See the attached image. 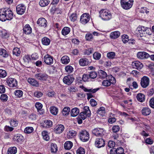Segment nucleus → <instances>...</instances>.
I'll use <instances>...</instances> for the list:
<instances>
[{
  "label": "nucleus",
  "mask_w": 154,
  "mask_h": 154,
  "mask_svg": "<svg viewBox=\"0 0 154 154\" xmlns=\"http://www.w3.org/2000/svg\"><path fill=\"white\" fill-rule=\"evenodd\" d=\"M43 125L44 127L49 128L52 125V122L50 120H46L44 121Z\"/></svg>",
  "instance_id": "nucleus-27"
},
{
  "label": "nucleus",
  "mask_w": 154,
  "mask_h": 154,
  "mask_svg": "<svg viewBox=\"0 0 154 154\" xmlns=\"http://www.w3.org/2000/svg\"><path fill=\"white\" fill-rule=\"evenodd\" d=\"M57 151V145L55 143H52L51 145V152L52 153H55Z\"/></svg>",
  "instance_id": "nucleus-36"
},
{
  "label": "nucleus",
  "mask_w": 154,
  "mask_h": 154,
  "mask_svg": "<svg viewBox=\"0 0 154 154\" xmlns=\"http://www.w3.org/2000/svg\"><path fill=\"white\" fill-rule=\"evenodd\" d=\"M76 132L73 130L69 131V133H68V135H69L70 136L74 137L76 135Z\"/></svg>",
  "instance_id": "nucleus-57"
},
{
  "label": "nucleus",
  "mask_w": 154,
  "mask_h": 154,
  "mask_svg": "<svg viewBox=\"0 0 154 154\" xmlns=\"http://www.w3.org/2000/svg\"><path fill=\"white\" fill-rule=\"evenodd\" d=\"M5 8H1L0 9V20L5 21Z\"/></svg>",
  "instance_id": "nucleus-20"
},
{
  "label": "nucleus",
  "mask_w": 154,
  "mask_h": 154,
  "mask_svg": "<svg viewBox=\"0 0 154 154\" xmlns=\"http://www.w3.org/2000/svg\"><path fill=\"white\" fill-rule=\"evenodd\" d=\"M34 130L33 127H26L24 129V132L27 134L31 133Z\"/></svg>",
  "instance_id": "nucleus-42"
},
{
  "label": "nucleus",
  "mask_w": 154,
  "mask_h": 154,
  "mask_svg": "<svg viewBox=\"0 0 154 154\" xmlns=\"http://www.w3.org/2000/svg\"><path fill=\"white\" fill-rule=\"evenodd\" d=\"M85 38L87 40H91L92 38V35L90 33L87 34L85 36Z\"/></svg>",
  "instance_id": "nucleus-64"
},
{
  "label": "nucleus",
  "mask_w": 154,
  "mask_h": 154,
  "mask_svg": "<svg viewBox=\"0 0 154 154\" xmlns=\"http://www.w3.org/2000/svg\"><path fill=\"white\" fill-rule=\"evenodd\" d=\"M107 57L109 59H113L115 56V53L113 52H110L107 53Z\"/></svg>",
  "instance_id": "nucleus-47"
},
{
  "label": "nucleus",
  "mask_w": 154,
  "mask_h": 154,
  "mask_svg": "<svg viewBox=\"0 0 154 154\" xmlns=\"http://www.w3.org/2000/svg\"><path fill=\"white\" fill-rule=\"evenodd\" d=\"M98 72L100 77L101 78L104 79L107 76L106 72L102 70H100Z\"/></svg>",
  "instance_id": "nucleus-41"
},
{
  "label": "nucleus",
  "mask_w": 154,
  "mask_h": 154,
  "mask_svg": "<svg viewBox=\"0 0 154 154\" xmlns=\"http://www.w3.org/2000/svg\"><path fill=\"white\" fill-rule=\"evenodd\" d=\"M80 140L83 142L87 141L89 140V135L88 133L85 130H82L79 133Z\"/></svg>",
  "instance_id": "nucleus-4"
},
{
  "label": "nucleus",
  "mask_w": 154,
  "mask_h": 154,
  "mask_svg": "<svg viewBox=\"0 0 154 154\" xmlns=\"http://www.w3.org/2000/svg\"><path fill=\"white\" fill-rule=\"evenodd\" d=\"M5 21L7 20H11L13 17V14L12 11L8 9L5 8Z\"/></svg>",
  "instance_id": "nucleus-14"
},
{
  "label": "nucleus",
  "mask_w": 154,
  "mask_h": 154,
  "mask_svg": "<svg viewBox=\"0 0 154 154\" xmlns=\"http://www.w3.org/2000/svg\"><path fill=\"white\" fill-rule=\"evenodd\" d=\"M115 150L116 154H122L124 152V149L122 147H119L117 149H115Z\"/></svg>",
  "instance_id": "nucleus-51"
},
{
  "label": "nucleus",
  "mask_w": 154,
  "mask_h": 154,
  "mask_svg": "<svg viewBox=\"0 0 154 154\" xmlns=\"http://www.w3.org/2000/svg\"><path fill=\"white\" fill-rule=\"evenodd\" d=\"M42 95L43 94L40 92L36 91L34 93V96L37 98L41 97Z\"/></svg>",
  "instance_id": "nucleus-58"
},
{
  "label": "nucleus",
  "mask_w": 154,
  "mask_h": 154,
  "mask_svg": "<svg viewBox=\"0 0 154 154\" xmlns=\"http://www.w3.org/2000/svg\"><path fill=\"white\" fill-rule=\"evenodd\" d=\"M79 110L77 108L72 109L71 111V115L73 117H75L79 114Z\"/></svg>",
  "instance_id": "nucleus-26"
},
{
  "label": "nucleus",
  "mask_w": 154,
  "mask_h": 154,
  "mask_svg": "<svg viewBox=\"0 0 154 154\" xmlns=\"http://www.w3.org/2000/svg\"><path fill=\"white\" fill-rule=\"evenodd\" d=\"M51 113L54 115H56L58 113V109L55 106H52L50 108Z\"/></svg>",
  "instance_id": "nucleus-34"
},
{
  "label": "nucleus",
  "mask_w": 154,
  "mask_h": 154,
  "mask_svg": "<svg viewBox=\"0 0 154 154\" xmlns=\"http://www.w3.org/2000/svg\"><path fill=\"white\" fill-rule=\"evenodd\" d=\"M17 152V148L15 147H11L8 150V154H15Z\"/></svg>",
  "instance_id": "nucleus-28"
},
{
  "label": "nucleus",
  "mask_w": 154,
  "mask_h": 154,
  "mask_svg": "<svg viewBox=\"0 0 154 154\" xmlns=\"http://www.w3.org/2000/svg\"><path fill=\"white\" fill-rule=\"evenodd\" d=\"M85 150L84 149L82 148H79L77 150V154H85Z\"/></svg>",
  "instance_id": "nucleus-53"
},
{
  "label": "nucleus",
  "mask_w": 154,
  "mask_h": 154,
  "mask_svg": "<svg viewBox=\"0 0 154 154\" xmlns=\"http://www.w3.org/2000/svg\"><path fill=\"white\" fill-rule=\"evenodd\" d=\"M121 7L125 10H128L131 8L133 3V0H121Z\"/></svg>",
  "instance_id": "nucleus-3"
},
{
  "label": "nucleus",
  "mask_w": 154,
  "mask_h": 154,
  "mask_svg": "<svg viewBox=\"0 0 154 154\" xmlns=\"http://www.w3.org/2000/svg\"><path fill=\"white\" fill-rule=\"evenodd\" d=\"M7 73L5 70L0 69V77L4 78L7 75Z\"/></svg>",
  "instance_id": "nucleus-52"
},
{
  "label": "nucleus",
  "mask_w": 154,
  "mask_h": 154,
  "mask_svg": "<svg viewBox=\"0 0 154 154\" xmlns=\"http://www.w3.org/2000/svg\"><path fill=\"white\" fill-rule=\"evenodd\" d=\"M104 130L103 128H98L92 130V133L97 137H101L103 135Z\"/></svg>",
  "instance_id": "nucleus-12"
},
{
  "label": "nucleus",
  "mask_w": 154,
  "mask_h": 154,
  "mask_svg": "<svg viewBox=\"0 0 154 154\" xmlns=\"http://www.w3.org/2000/svg\"><path fill=\"white\" fill-rule=\"evenodd\" d=\"M105 145V140L102 138H97L96 139L95 145L98 148L104 146Z\"/></svg>",
  "instance_id": "nucleus-10"
},
{
  "label": "nucleus",
  "mask_w": 154,
  "mask_h": 154,
  "mask_svg": "<svg viewBox=\"0 0 154 154\" xmlns=\"http://www.w3.org/2000/svg\"><path fill=\"white\" fill-rule=\"evenodd\" d=\"M1 99L4 102L6 101L8 99V97L6 94H3L1 95L0 97Z\"/></svg>",
  "instance_id": "nucleus-54"
},
{
  "label": "nucleus",
  "mask_w": 154,
  "mask_h": 154,
  "mask_svg": "<svg viewBox=\"0 0 154 154\" xmlns=\"http://www.w3.org/2000/svg\"><path fill=\"white\" fill-rule=\"evenodd\" d=\"M150 55L147 53L145 52H139L137 54L138 58L141 59H145L149 57Z\"/></svg>",
  "instance_id": "nucleus-17"
},
{
  "label": "nucleus",
  "mask_w": 154,
  "mask_h": 154,
  "mask_svg": "<svg viewBox=\"0 0 154 154\" xmlns=\"http://www.w3.org/2000/svg\"><path fill=\"white\" fill-rule=\"evenodd\" d=\"M42 42L43 45H48L50 43V40L48 38L45 37L42 39Z\"/></svg>",
  "instance_id": "nucleus-33"
},
{
  "label": "nucleus",
  "mask_w": 154,
  "mask_h": 154,
  "mask_svg": "<svg viewBox=\"0 0 154 154\" xmlns=\"http://www.w3.org/2000/svg\"><path fill=\"white\" fill-rule=\"evenodd\" d=\"M149 78L146 76H143L141 79L140 82V85L143 88H147L149 85Z\"/></svg>",
  "instance_id": "nucleus-6"
},
{
  "label": "nucleus",
  "mask_w": 154,
  "mask_h": 154,
  "mask_svg": "<svg viewBox=\"0 0 154 154\" xmlns=\"http://www.w3.org/2000/svg\"><path fill=\"white\" fill-rule=\"evenodd\" d=\"M47 21L44 18H39L37 21V23L42 27H45L47 26Z\"/></svg>",
  "instance_id": "nucleus-18"
},
{
  "label": "nucleus",
  "mask_w": 154,
  "mask_h": 154,
  "mask_svg": "<svg viewBox=\"0 0 154 154\" xmlns=\"http://www.w3.org/2000/svg\"><path fill=\"white\" fill-rule=\"evenodd\" d=\"M99 89H87L86 88H83V90L86 92H92L93 93H94L96 92Z\"/></svg>",
  "instance_id": "nucleus-46"
},
{
  "label": "nucleus",
  "mask_w": 154,
  "mask_h": 154,
  "mask_svg": "<svg viewBox=\"0 0 154 154\" xmlns=\"http://www.w3.org/2000/svg\"><path fill=\"white\" fill-rule=\"evenodd\" d=\"M70 28L67 27H65L62 31V34L64 35H67L70 32Z\"/></svg>",
  "instance_id": "nucleus-35"
},
{
  "label": "nucleus",
  "mask_w": 154,
  "mask_h": 154,
  "mask_svg": "<svg viewBox=\"0 0 154 154\" xmlns=\"http://www.w3.org/2000/svg\"><path fill=\"white\" fill-rule=\"evenodd\" d=\"M70 111V109L69 107H65L63 109L62 113L63 115L66 116L69 114Z\"/></svg>",
  "instance_id": "nucleus-40"
},
{
  "label": "nucleus",
  "mask_w": 154,
  "mask_h": 154,
  "mask_svg": "<svg viewBox=\"0 0 154 154\" xmlns=\"http://www.w3.org/2000/svg\"><path fill=\"white\" fill-rule=\"evenodd\" d=\"M120 35V33L118 31L111 32L110 35V37L111 38L116 39L118 38Z\"/></svg>",
  "instance_id": "nucleus-24"
},
{
  "label": "nucleus",
  "mask_w": 154,
  "mask_h": 154,
  "mask_svg": "<svg viewBox=\"0 0 154 154\" xmlns=\"http://www.w3.org/2000/svg\"><path fill=\"white\" fill-rule=\"evenodd\" d=\"M109 80H105L102 82V85L105 86H108L111 84L116 83V79L112 75H108Z\"/></svg>",
  "instance_id": "nucleus-5"
},
{
  "label": "nucleus",
  "mask_w": 154,
  "mask_h": 154,
  "mask_svg": "<svg viewBox=\"0 0 154 154\" xmlns=\"http://www.w3.org/2000/svg\"><path fill=\"white\" fill-rule=\"evenodd\" d=\"M44 60L45 63L47 65H51L53 63V58L51 55L47 54L45 56Z\"/></svg>",
  "instance_id": "nucleus-15"
},
{
  "label": "nucleus",
  "mask_w": 154,
  "mask_h": 154,
  "mask_svg": "<svg viewBox=\"0 0 154 154\" xmlns=\"http://www.w3.org/2000/svg\"><path fill=\"white\" fill-rule=\"evenodd\" d=\"M14 128L9 126L6 125L4 128L5 130L6 131H11L14 130Z\"/></svg>",
  "instance_id": "nucleus-60"
},
{
  "label": "nucleus",
  "mask_w": 154,
  "mask_h": 154,
  "mask_svg": "<svg viewBox=\"0 0 154 154\" xmlns=\"http://www.w3.org/2000/svg\"><path fill=\"white\" fill-rule=\"evenodd\" d=\"M74 78L73 76L71 75H68L65 76L63 79V82L67 85L71 84L73 81Z\"/></svg>",
  "instance_id": "nucleus-13"
},
{
  "label": "nucleus",
  "mask_w": 154,
  "mask_h": 154,
  "mask_svg": "<svg viewBox=\"0 0 154 154\" xmlns=\"http://www.w3.org/2000/svg\"><path fill=\"white\" fill-rule=\"evenodd\" d=\"M61 60L63 64H65L68 63L70 61L69 57L66 56H64L62 57Z\"/></svg>",
  "instance_id": "nucleus-30"
},
{
  "label": "nucleus",
  "mask_w": 154,
  "mask_h": 154,
  "mask_svg": "<svg viewBox=\"0 0 154 154\" xmlns=\"http://www.w3.org/2000/svg\"><path fill=\"white\" fill-rule=\"evenodd\" d=\"M90 19L89 14L85 13L82 14L81 16L80 21L82 24H85L89 22Z\"/></svg>",
  "instance_id": "nucleus-7"
},
{
  "label": "nucleus",
  "mask_w": 154,
  "mask_h": 154,
  "mask_svg": "<svg viewBox=\"0 0 154 154\" xmlns=\"http://www.w3.org/2000/svg\"><path fill=\"white\" fill-rule=\"evenodd\" d=\"M14 94L16 96L18 97H21L23 95V92L20 90H16L14 92Z\"/></svg>",
  "instance_id": "nucleus-48"
},
{
  "label": "nucleus",
  "mask_w": 154,
  "mask_h": 154,
  "mask_svg": "<svg viewBox=\"0 0 154 154\" xmlns=\"http://www.w3.org/2000/svg\"><path fill=\"white\" fill-rule=\"evenodd\" d=\"M90 78L88 74H85L83 75L82 79L84 82L88 81V79Z\"/></svg>",
  "instance_id": "nucleus-59"
},
{
  "label": "nucleus",
  "mask_w": 154,
  "mask_h": 154,
  "mask_svg": "<svg viewBox=\"0 0 154 154\" xmlns=\"http://www.w3.org/2000/svg\"><path fill=\"white\" fill-rule=\"evenodd\" d=\"M0 55H2L4 57H7L8 56L7 51L4 49H0Z\"/></svg>",
  "instance_id": "nucleus-44"
},
{
  "label": "nucleus",
  "mask_w": 154,
  "mask_h": 154,
  "mask_svg": "<svg viewBox=\"0 0 154 154\" xmlns=\"http://www.w3.org/2000/svg\"><path fill=\"white\" fill-rule=\"evenodd\" d=\"M84 111L88 117H90L91 115V112L89 109V107L88 106H85L84 108Z\"/></svg>",
  "instance_id": "nucleus-37"
},
{
  "label": "nucleus",
  "mask_w": 154,
  "mask_h": 154,
  "mask_svg": "<svg viewBox=\"0 0 154 154\" xmlns=\"http://www.w3.org/2000/svg\"><path fill=\"white\" fill-rule=\"evenodd\" d=\"M79 63L81 66H84L88 65L89 63V62L87 59L82 58L79 60Z\"/></svg>",
  "instance_id": "nucleus-23"
},
{
  "label": "nucleus",
  "mask_w": 154,
  "mask_h": 154,
  "mask_svg": "<svg viewBox=\"0 0 154 154\" xmlns=\"http://www.w3.org/2000/svg\"><path fill=\"white\" fill-rule=\"evenodd\" d=\"M35 106L37 110H40L42 109V105L40 103L37 102L35 104Z\"/></svg>",
  "instance_id": "nucleus-61"
},
{
  "label": "nucleus",
  "mask_w": 154,
  "mask_h": 154,
  "mask_svg": "<svg viewBox=\"0 0 154 154\" xmlns=\"http://www.w3.org/2000/svg\"><path fill=\"white\" fill-rule=\"evenodd\" d=\"M100 17L104 20H108L112 18V14L108 10H102L99 12Z\"/></svg>",
  "instance_id": "nucleus-2"
},
{
  "label": "nucleus",
  "mask_w": 154,
  "mask_h": 154,
  "mask_svg": "<svg viewBox=\"0 0 154 154\" xmlns=\"http://www.w3.org/2000/svg\"><path fill=\"white\" fill-rule=\"evenodd\" d=\"M35 78L40 81H45L48 78V75L45 73H40L35 74Z\"/></svg>",
  "instance_id": "nucleus-9"
},
{
  "label": "nucleus",
  "mask_w": 154,
  "mask_h": 154,
  "mask_svg": "<svg viewBox=\"0 0 154 154\" xmlns=\"http://www.w3.org/2000/svg\"><path fill=\"white\" fill-rule=\"evenodd\" d=\"M20 52V50L17 48H14L13 51V55H15L17 56H19Z\"/></svg>",
  "instance_id": "nucleus-39"
},
{
  "label": "nucleus",
  "mask_w": 154,
  "mask_h": 154,
  "mask_svg": "<svg viewBox=\"0 0 154 154\" xmlns=\"http://www.w3.org/2000/svg\"><path fill=\"white\" fill-rule=\"evenodd\" d=\"M64 126L62 125H57L53 129L54 132L56 134H60L63 132L64 129Z\"/></svg>",
  "instance_id": "nucleus-8"
},
{
  "label": "nucleus",
  "mask_w": 154,
  "mask_h": 154,
  "mask_svg": "<svg viewBox=\"0 0 154 154\" xmlns=\"http://www.w3.org/2000/svg\"><path fill=\"white\" fill-rule=\"evenodd\" d=\"M94 59L97 60H99L101 57V54L97 52H95L93 54Z\"/></svg>",
  "instance_id": "nucleus-49"
},
{
  "label": "nucleus",
  "mask_w": 154,
  "mask_h": 154,
  "mask_svg": "<svg viewBox=\"0 0 154 154\" xmlns=\"http://www.w3.org/2000/svg\"><path fill=\"white\" fill-rule=\"evenodd\" d=\"M26 7L22 4L18 5L16 7L17 13L20 15H22L25 12Z\"/></svg>",
  "instance_id": "nucleus-16"
},
{
  "label": "nucleus",
  "mask_w": 154,
  "mask_h": 154,
  "mask_svg": "<svg viewBox=\"0 0 154 154\" xmlns=\"http://www.w3.org/2000/svg\"><path fill=\"white\" fill-rule=\"evenodd\" d=\"M24 33L26 34H29L31 33L32 29L29 24H26L23 29Z\"/></svg>",
  "instance_id": "nucleus-22"
},
{
  "label": "nucleus",
  "mask_w": 154,
  "mask_h": 154,
  "mask_svg": "<svg viewBox=\"0 0 154 154\" xmlns=\"http://www.w3.org/2000/svg\"><path fill=\"white\" fill-rule=\"evenodd\" d=\"M137 98L139 101L142 102L145 99L144 95L142 93H139L137 95Z\"/></svg>",
  "instance_id": "nucleus-38"
},
{
  "label": "nucleus",
  "mask_w": 154,
  "mask_h": 154,
  "mask_svg": "<svg viewBox=\"0 0 154 154\" xmlns=\"http://www.w3.org/2000/svg\"><path fill=\"white\" fill-rule=\"evenodd\" d=\"M73 146L72 143L70 141L66 142L64 145L65 149H66L69 150L71 149Z\"/></svg>",
  "instance_id": "nucleus-25"
},
{
  "label": "nucleus",
  "mask_w": 154,
  "mask_h": 154,
  "mask_svg": "<svg viewBox=\"0 0 154 154\" xmlns=\"http://www.w3.org/2000/svg\"><path fill=\"white\" fill-rule=\"evenodd\" d=\"M27 81L29 83L33 86L37 87L39 86L38 82L34 79L29 78Z\"/></svg>",
  "instance_id": "nucleus-21"
},
{
  "label": "nucleus",
  "mask_w": 154,
  "mask_h": 154,
  "mask_svg": "<svg viewBox=\"0 0 154 154\" xmlns=\"http://www.w3.org/2000/svg\"><path fill=\"white\" fill-rule=\"evenodd\" d=\"M132 65L134 68L137 69H141L143 66V64L138 61H136L133 62Z\"/></svg>",
  "instance_id": "nucleus-19"
},
{
  "label": "nucleus",
  "mask_w": 154,
  "mask_h": 154,
  "mask_svg": "<svg viewBox=\"0 0 154 154\" xmlns=\"http://www.w3.org/2000/svg\"><path fill=\"white\" fill-rule=\"evenodd\" d=\"M142 112L143 115L144 116L149 115L150 112V109L148 108L144 107L142 110Z\"/></svg>",
  "instance_id": "nucleus-29"
},
{
  "label": "nucleus",
  "mask_w": 154,
  "mask_h": 154,
  "mask_svg": "<svg viewBox=\"0 0 154 154\" xmlns=\"http://www.w3.org/2000/svg\"><path fill=\"white\" fill-rule=\"evenodd\" d=\"M7 83L9 86L11 88L16 87L17 85V82L14 78H10L8 79Z\"/></svg>",
  "instance_id": "nucleus-11"
},
{
  "label": "nucleus",
  "mask_w": 154,
  "mask_h": 154,
  "mask_svg": "<svg viewBox=\"0 0 154 154\" xmlns=\"http://www.w3.org/2000/svg\"><path fill=\"white\" fill-rule=\"evenodd\" d=\"M49 2V0H40L39 4L41 7H44L48 5Z\"/></svg>",
  "instance_id": "nucleus-31"
},
{
  "label": "nucleus",
  "mask_w": 154,
  "mask_h": 154,
  "mask_svg": "<svg viewBox=\"0 0 154 154\" xmlns=\"http://www.w3.org/2000/svg\"><path fill=\"white\" fill-rule=\"evenodd\" d=\"M66 71L69 73H70L72 72L73 70V67L70 66H67L65 68Z\"/></svg>",
  "instance_id": "nucleus-50"
},
{
  "label": "nucleus",
  "mask_w": 154,
  "mask_h": 154,
  "mask_svg": "<svg viewBox=\"0 0 154 154\" xmlns=\"http://www.w3.org/2000/svg\"><path fill=\"white\" fill-rule=\"evenodd\" d=\"M89 75L90 78L94 79L96 78L97 76V73L96 72L94 71H91L90 72Z\"/></svg>",
  "instance_id": "nucleus-45"
},
{
  "label": "nucleus",
  "mask_w": 154,
  "mask_h": 154,
  "mask_svg": "<svg viewBox=\"0 0 154 154\" xmlns=\"http://www.w3.org/2000/svg\"><path fill=\"white\" fill-rule=\"evenodd\" d=\"M14 139L17 142L20 143H21L23 141V137L21 135L19 134H17V136H15Z\"/></svg>",
  "instance_id": "nucleus-32"
},
{
  "label": "nucleus",
  "mask_w": 154,
  "mask_h": 154,
  "mask_svg": "<svg viewBox=\"0 0 154 154\" xmlns=\"http://www.w3.org/2000/svg\"><path fill=\"white\" fill-rule=\"evenodd\" d=\"M70 18L72 21L74 22L77 19L76 14L75 13L72 14L70 17Z\"/></svg>",
  "instance_id": "nucleus-55"
},
{
  "label": "nucleus",
  "mask_w": 154,
  "mask_h": 154,
  "mask_svg": "<svg viewBox=\"0 0 154 154\" xmlns=\"http://www.w3.org/2000/svg\"><path fill=\"white\" fill-rule=\"evenodd\" d=\"M93 51V49L92 48H88L85 50L84 54L85 55H88L91 54H92Z\"/></svg>",
  "instance_id": "nucleus-43"
},
{
  "label": "nucleus",
  "mask_w": 154,
  "mask_h": 154,
  "mask_svg": "<svg viewBox=\"0 0 154 154\" xmlns=\"http://www.w3.org/2000/svg\"><path fill=\"white\" fill-rule=\"evenodd\" d=\"M149 29L144 26H139L137 28L135 33L139 37H142L146 34H149Z\"/></svg>",
  "instance_id": "nucleus-1"
},
{
  "label": "nucleus",
  "mask_w": 154,
  "mask_h": 154,
  "mask_svg": "<svg viewBox=\"0 0 154 154\" xmlns=\"http://www.w3.org/2000/svg\"><path fill=\"white\" fill-rule=\"evenodd\" d=\"M119 127L118 125H115L113 127L112 131L113 132L116 133L119 130Z\"/></svg>",
  "instance_id": "nucleus-62"
},
{
  "label": "nucleus",
  "mask_w": 154,
  "mask_h": 154,
  "mask_svg": "<svg viewBox=\"0 0 154 154\" xmlns=\"http://www.w3.org/2000/svg\"><path fill=\"white\" fill-rule=\"evenodd\" d=\"M115 146V142L112 141H109L108 143V146L110 148L113 147Z\"/></svg>",
  "instance_id": "nucleus-63"
},
{
  "label": "nucleus",
  "mask_w": 154,
  "mask_h": 154,
  "mask_svg": "<svg viewBox=\"0 0 154 154\" xmlns=\"http://www.w3.org/2000/svg\"><path fill=\"white\" fill-rule=\"evenodd\" d=\"M18 124V121L16 120H11L10 122V125L13 127H16Z\"/></svg>",
  "instance_id": "nucleus-56"
}]
</instances>
